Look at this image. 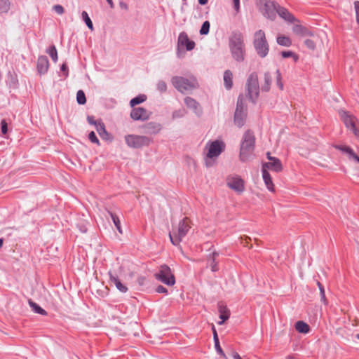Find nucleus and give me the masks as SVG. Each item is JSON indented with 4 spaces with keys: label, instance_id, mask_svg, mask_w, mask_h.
Returning <instances> with one entry per match:
<instances>
[{
    "label": "nucleus",
    "instance_id": "nucleus-1",
    "mask_svg": "<svg viewBox=\"0 0 359 359\" xmlns=\"http://www.w3.org/2000/svg\"><path fill=\"white\" fill-rule=\"evenodd\" d=\"M255 137L252 132L245 133L240 148V160L243 162L249 161L253 156Z\"/></svg>",
    "mask_w": 359,
    "mask_h": 359
},
{
    "label": "nucleus",
    "instance_id": "nucleus-2",
    "mask_svg": "<svg viewBox=\"0 0 359 359\" xmlns=\"http://www.w3.org/2000/svg\"><path fill=\"white\" fill-rule=\"evenodd\" d=\"M224 149L225 144L221 140H215L208 142L205 147V161L206 166H212L215 159L221 154Z\"/></svg>",
    "mask_w": 359,
    "mask_h": 359
},
{
    "label": "nucleus",
    "instance_id": "nucleus-3",
    "mask_svg": "<svg viewBox=\"0 0 359 359\" xmlns=\"http://www.w3.org/2000/svg\"><path fill=\"white\" fill-rule=\"evenodd\" d=\"M252 44L257 54L261 57H265L269 51V45L266 33L262 29H258L253 34Z\"/></svg>",
    "mask_w": 359,
    "mask_h": 359
},
{
    "label": "nucleus",
    "instance_id": "nucleus-4",
    "mask_svg": "<svg viewBox=\"0 0 359 359\" xmlns=\"http://www.w3.org/2000/svg\"><path fill=\"white\" fill-rule=\"evenodd\" d=\"M229 47L233 57L237 61H243L245 48L243 38L241 34H234L231 36L229 41Z\"/></svg>",
    "mask_w": 359,
    "mask_h": 359
},
{
    "label": "nucleus",
    "instance_id": "nucleus-5",
    "mask_svg": "<svg viewBox=\"0 0 359 359\" xmlns=\"http://www.w3.org/2000/svg\"><path fill=\"white\" fill-rule=\"evenodd\" d=\"M190 228V220L187 217L184 218L181 222H180L177 230H173L172 232L169 234L172 243L173 245H178L182 238L187 235Z\"/></svg>",
    "mask_w": 359,
    "mask_h": 359
},
{
    "label": "nucleus",
    "instance_id": "nucleus-6",
    "mask_svg": "<svg viewBox=\"0 0 359 359\" xmlns=\"http://www.w3.org/2000/svg\"><path fill=\"white\" fill-rule=\"evenodd\" d=\"M171 81L174 87L181 93L192 90L198 86L194 78L187 79L182 76H174Z\"/></svg>",
    "mask_w": 359,
    "mask_h": 359
},
{
    "label": "nucleus",
    "instance_id": "nucleus-7",
    "mask_svg": "<svg viewBox=\"0 0 359 359\" xmlns=\"http://www.w3.org/2000/svg\"><path fill=\"white\" fill-rule=\"evenodd\" d=\"M246 88L250 100L255 102L259 94L258 76L256 74L252 73L249 76L246 83Z\"/></svg>",
    "mask_w": 359,
    "mask_h": 359
},
{
    "label": "nucleus",
    "instance_id": "nucleus-8",
    "mask_svg": "<svg viewBox=\"0 0 359 359\" xmlns=\"http://www.w3.org/2000/svg\"><path fill=\"white\" fill-rule=\"evenodd\" d=\"M339 115L346 127L350 130L355 137H359V123L357 118L346 111H339Z\"/></svg>",
    "mask_w": 359,
    "mask_h": 359
},
{
    "label": "nucleus",
    "instance_id": "nucleus-9",
    "mask_svg": "<svg viewBox=\"0 0 359 359\" xmlns=\"http://www.w3.org/2000/svg\"><path fill=\"white\" fill-rule=\"evenodd\" d=\"M155 277L158 280L168 286H172L175 283V276L170 268L166 265L160 266L158 272L155 274Z\"/></svg>",
    "mask_w": 359,
    "mask_h": 359
},
{
    "label": "nucleus",
    "instance_id": "nucleus-10",
    "mask_svg": "<svg viewBox=\"0 0 359 359\" xmlns=\"http://www.w3.org/2000/svg\"><path fill=\"white\" fill-rule=\"evenodd\" d=\"M125 141L127 145L131 148H140L149 145L151 142V140L148 137L137 135H127L125 136Z\"/></svg>",
    "mask_w": 359,
    "mask_h": 359
},
{
    "label": "nucleus",
    "instance_id": "nucleus-11",
    "mask_svg": "<svg viewBox=\"0 0 359 359\" xmlns=\"http://www.w3.org/2000/svg\"><path fill=\"white\" fill-rule=\"evenodd\" d=\"M246 117V107L245 106L244 99L240 96L238 99L237 106L234 114V123L241 128L244 125Z\"/></svg>",
    "mask_w": 359,
    "mask_h": 359
},
{
    "label": "nucleus",
    "instance_id": "nucleus-12",
    "mask_svg": "<svg viewBox=\"0 0 359 359\" xmlns=\"http://www.w3.org/2000/svg\"><path fill=\"white\" fill-rule=\"evenodd\" d=\"M226 182L230 189L238 194L243 193L245 191V181L238 175H232L228 176Z\"/></svg>",
    "mask_w": 359,
    "mask_h": 359
},
{
    "label": "nucleus",
    "instance_id": "nucleus-13",
    "mask_svg": "<svg viewBox=\"0 0 359 359\" xmlns=\"http://www.w3.org/2000/svg\"><path fill=\"white\" fill-rule=\"evenodd\" d=\"M258 6L264 15L270 19H273L277 9L276 5L271 0H257Z\"/></svg>",
    "mask_w": 359,
    "mask_h": 359
},
{
    "label": "nucleus",
    "instance_id": "nucleus-14",
    "mask_svg": "<svg viewBox=\"0 0 359 359\" xmlns=\"http://www.w3.org/2000/svg\"><path fill=\"white\" fill-rule=\"evenodd\" d=\"M151 113L143 107L133 108L130 112V117L135 121H146L149 118Z\"/></svg>",
    "mask_w": 359,
    "mask_h": 359
},
{
    "label": "nucleus",
    "instance_id": "nucleus-15",
    "mask_svg": "<svg viewBox=\"0 0 359 359\" xmlns=\"http://www.w3.org/2000/svg\"><path fill=\"white\" fill-rule=\"evenodd\" d=\"M271 170L272 171L279 172L283 170V165L280 161L277 158H270V161L265 163L262 165V170Z\"/></svg>",
    "mask_w": 359,
    "mask_h": 359
},
{
    "label": "nucleus",
    "instance_id": "nucleus-16",
    "mask_svg": "<svg viewBox=\"0 0 359 359\" xmlns=\"http://www.w3.org/2000/svg\"><path fill=\"white\" fill-rule=\"evenodd\" d=\"M178 42L181 45L185 46L187 50H191L194 49L195 46V43L192 41H190L187 34L184 32H182L180 34Z\"/></svg>",
    "mask_w": 359,
    "mask_h": 359
},
{
    "label": "nucleus",
    "instance_id": "nucleus-17",
    "mask_svg": "<svg viewBox=\"0 0 359 359\" xmlns=\"http://www.w3.org/2000/svg\"><path fill=\"white\" fill-rule=\"evenodd\" d=\"M143 128L145 129L146 133L149 135H156L161 130V126L158 123L149 122L144 125Z\"/></svg>",
    "mask_w": 359,
    "mask_h": 359
},
{
    "label": "nucleus",
    "instance_id": "nucleus-18",
    "mask_svg": "<svg viewBox=\"0 0 359 359\" xmlns=\"http://www.w3.org/2000/svg\"><path fill=\"white\" fill-rule=\"evenodd\" d=\"M95 128L101 138L105 140H111V135L106 130L104 124L102 121L97 122V123H96Z\"/></svg>",
    "mask_w": 359,
    "mask_h": 359
},
{
    "label": "nucleus",
    "instance_id": "nucleus-19",
    "mask_svg": "<svg viewBox=\"0 0 359 359\" xmlns=\"http://www.w3.org/2000/svg\"><path fill=\"white\" fill-rule=\"evenodd\" d=\"M49 67V62L46 56H41L38 59L37 68L41 74L46 73Z\"/></svg>",
    "mask_w": 359,
    "mask_h": 359
},
{
    "label": "nucleus",
    "instance_id": "nucleus-20",
    "mask_svg": "<svg viewBox=\"0 0 359 359\" xmlns=\"http://www.w3.org/2000/svg\"><path fill=\"white\" fill-rule=\"evenodd\" d=\"M262 177L264 180V182L265 183V185L267 188V189L269 191L274 192L275 191V187L274 184L272 181V178L268 170H262Z\"/></svg>",
    "mask_w": 359,
    "mask_h": 359
},
{
    "label": "nucleus",
    "instance_id": "nucleus-21",
    "mask_svg": "<svg viewBox=\"0 0 359 359\" xmlns=\"http://www.w3.org/2000/svg\"><path fill=\"white\" fill-rule=\"evenodd\" d=\"M219 318L222 320L218 322L219 325H222L226 320L230 317V311L229 309L224 305L219 306Z\"/></svg>",
    "mask_w": 359,
    "mask_h": 359
},
{
    "label": "nucleus",
    "instance_id": "nucleus-22",
    "mask_svg": "<svg viewBox=\"0 0 359 359\" xmlns=\"http://www.w3.org/2000/svg\"><path fill=\"white\" fill-rule=\"evenodd\" d=\"M292 32L300 36H312V34L306 27L300 25H295L292 27Z\"/></svg>",
    "mask_w": 359,
    "mask_h": 359
},
{
    "label": "nucleus",
    "instance_id": "nucleus-23",
    "mask_svg": "<svg viewBox=\"0 0 359 359\" xmlns=\"http://www.w3.org/2000/svg\"><path fill=\"white\" fill-rule=\"evenodd\" d=\"M109 275L110 280L112 283H114L116 287L121 292H126L128 290V287L121 282L118 278L113 276L111 273Z\"/></svg>",
    "mask_w": 359,
    "mask_h": 359
},
{
    "label": "nucleus",
    "instance_id": "nucleus-24",
    "mask_svg": "<svg viewBox=\"0 0 359 359\" xmlns=\"http://www.w3.org/2000/svg\"><path fill=\"white\" fill-rule=\"evenodd\" d=\"M184 103L188 108L193 109L195 112H198L200 109L199 104L190 97H187L184 99Z\"/></svg>",
    "mask_w": 359,
    "mask_h": 359
},
{
    "label": "nucleus",
    "instance_id": "nucleus-25",
    "mask_svg": "<svg viewBox=\"0 0 359 359\" xmlns=\"http://www.w3.org/2000/svg\"><path fill=\"white\" fill-rule=\"evenodd\" d=\"M223 79L225 88L228 90L231 89L233 86V74L230 70L224 72Z\"/></svg>",
    "mask_w": 359,
    "mask_h": 359
},
{
    "label": "nucleus",
    "instance_id": "nucleus-26",
    "mask_svg": "<svg viewBox=\"0 0 359 359\" xmlns=\"http://www.w3.org/2000/svg\"><path fill=\"white\" fill-rule=\"evenodd\" d=\"M276 13H278L281 18L289 22H292L294 20V16L284 8H277Z\"/></svg>",
    "mask_w": 359,
    "mask_h": 359
},
{
    "label": "nucleus",
    "instance_id": "nucleus-27",
    "mask_svg": "<svg viewBox=\"0 0 359 359\" xmlns=\"http://www.w3.org/2000/svg\"><path fill=\"white\" fill-rule=\"evenodd\" d=\"M277 43L280 46L289 47L292 45V40L285 35H278L276 38Z\"/></svg>",
    "mask_w": 359,
    "mask_h": 359
},
{
    "label": "nucleus",
    "instance_id": "nucleus-28",
    "mask_svg": "<svg viewBox=\"0 0 359 359\" xmlns=\"http://www.w3.org/2000/svg\"><path fill=\"white\" fill-rule=\"evenodd\" d=\"M295 329L300 333L306 334L309 332L310 327L308 324L303 321H298L295 324Z\"/></svg>",
    "mask_w": 359,
    "mask_h": 359
},
{
    "label": "nucleus",
    "instance_id": "nucleus-29",
    "mask_svg": "<svg viewBox=\"0 0 359 359\" xmlns=\"http://www.w3.org/2000/svg\"><path fill=\"white\" fill-rule=\"evenodd\" d=\"M212 331H213V337H214V341H215V348L217 350V351L220 353L223 357L226 358V355L224 354V353L223 352L220 345H219V338H218V336H217V331L215 328V327L213 326L212 327Z\"/></svg>",
    "mask_w": 359,
    "mask_h": 359
},
{
    "label": "nucleus",
    "instance_id": "nucleus-30",
    "mask_svg": "<svg viewBox=\"0 0 359 359\" xmlns=\"http://www.w3.org/2000/svg\"><path fill=\"white\" fill-rule=\"evenodd\" d=\"M271 81V76L269 73H266L264 75V83L262 86V90L266 92L269 91L270 90Z\"/></svg>",
    "mask_w": 359,
    "mask_h": 359
},
{
    "label": "nucleus",
    "instance_id": "nucleus-31",
    "mask_svg": "<svg viewBox=\"0 0 359 359\" xmlns=\"http://www.w3.org/2000/svg\"><path fill=\"white\" fill-rule=\"evenodd\" d=\"M29 306H31V308L32 309V310L36 313H39V314H41L42 316H46L47 314L46 311L43 309L42 308H41L37 304H36L35 302L29 300Z\"/></svg>",
    "mask_w": 359,
    "mask_h": 359
},
{
    "label": "nucleus",
    "instance_id": "nucleus-32",
    "mask_svg": "<svg viewBox=\"0 0 359 359\" xmlns=\"http://www.w3.org/2000/svg\"><path fill=\"white\" fill-rule=\"evenodd\" d=\"M109 214L115 226L116 227L117 230L118 231V232L120 233H122L123 231H122V229L121 226V222H120L118 217L116 214H114L111 212H109Z\"/></svg>",
    "mask_w": 359,
    "mask_h": 359
},
{
    "label": "nucleus",
    "instance_id": "nucleus-33",
    "mask_svg": "<svg viewBox=\"0 0 359 359\" xmlns=\"http://www.w3.org/2000/svg\"><path fill=\"white\" fill-rule=\"evenodd\" d=\"M146 99H147L146 95H140L137 97L133 98L130 102V104L132 107H133L137 104L144 102L146 100Z\"/></svg>",
    "mask_w": 359,
    "mask_h": 359
},
{
    "label": "nucleus",
    "instance_id": "nucleus-34",
    "mask_svg": "<svg viewBox=\"0 0 359 359\" xmlns=\"http://www.w3.org/2000/svg\"><path fill=\"white\" fill-rule=\"evenodd\" d=\"M283 58L292 57L294 62L299 60V56L291 50L282 51L280 53Z\"/></svg>",
    "mask_w": 359,
    "mask_h": 359
},
{
    "label": "nucleus",
    "instance_id": "nucleus-35",
    "mask_svg": "<svg viewBox=\"0 0 359 359\" xmlns=\"http://www.w3.org/2000/svg\"><path fill=\"white\" fill-rule=\"evenodd\" d=\"M76 101L79 104H84L86 102V95L82 90H79L77 92Z\"/></svg>",
    "mask_w": 359,
    "mask_h": 359
},
{
    "label": "nucleus",
    "instance_id": "nucleus-36",
    "mask_svg": "<svg viewBox=\"0 0 359 359\" xmlns=\"http://www.w3.org/2000/svg\"><path fill=\"white\" fill-rule=\"evenodd\" d=\"M81 16H82L83 20L86 22V25L88 26V27L90 29L93 30V22H92L90 18H89L87 12L83 11L81 13Z\"/></svg>",
    "mask_w": 359,
    "mask_h": 359
},
{
    "label": "nucleus",
    "instance_id": "nucleus-37",
    "mask_svg": "<svg viewBox=\"0 0 359 359\" xmlns=\"http://www.w3.org/2000/svg\"><path fill=\"white\" fill-rule=\"evenodd\" d=\"M47 53L50 56L53 62H56L57 60V52L55 46H52L47 50Z\"/></svg>",
    "mask_w": 359,
    "mask_h": 359
},
{
    "label": "nucleus",
    "instance_id": "nucleus-38",
    "mask_svg": "<svg viewBox=\"0 0 359 359\" xmlns=\"http://www.w3.org/2000/svg\"><path fill=\"white\" fill-rule=\"evenodd\" d=\"M10 8V3L8 0L0 1V13H6Z\"/></svg>",
    "mask_w": 359,
    "mask_h": 359
},
{
    "label": "nucleus",
    "instance_id": "nucleus-39",
    "mask_svg": "<svg viewBox=\"0 0 359 359\" xmlns=\"http://www.w3.org/2000/svg\"><path fill=\"white\" fill-rule=\"evenodd\" d=\"M317 285H318V287L319 288V290H320V292L321 301L324 304H327V299H326V297H325V290H324V287H323V285L319 281H317Z\"/></svg>",
    "mask_w": 359,
    "mask_h": 359
},
{
    "label": "nucleus",
    "instance_id": "nucleus-40",
    "mask_svg": "<svg viewBox=\"0 0 359 359\" xmlns=\"http://www.w3.org/2000/svg\"><path fill=\"white\" fill-rule=\"evenodd\" d=\"M210 29V22L208 21H205L200 30L201 34H207L209 32Z\"/></svg>",
    "mask_w": 359,
    "mask_h": 359
},
{
    "label": "nucleus",
    "instance_id": "nucleus-41",
    "mask_svg": "<svg viewBox=\"0 0 359 359\" xmlns=\"http://www.w3.org/2000/svg\"><path fill=\"white\" fill-rule=\"evenodd\" d=\"M334 147L346 155L351 149L350 147L346 145H334Z\"/></svg>",
    "mask_w": 359,
    "mask_h": 359
},
{
    "label": "nucleus",
    "instance_id": "nucleus-42",
    "mask_svg": "<svg viewBox=\"0 0 359 359\" xmlns=\"http://www.w3.org/2000/svg\"><path fill=\"white\" fill-rule=\"evenodd\" d=\"M275 76L276 78V84L279 87L280 90L283 89V84L281 81V74L278 70H276L275 72Z\"/></svg>",
    "mask_w": 359,
    "mask_h": 359
},
{
    "label": "nucleus",
    "instance_id": "nucleus-43",
    "mask_svg": "<svg viewBox=\"0 0 359 359\" xmlns=\"http://www.w3.org/2000/svg\"><path fill=\"white\" fill-rule=\"evenodd\" d=\"M349 160H353L359 164V156L354 152L353 149L347 154Z\"/></svg>",
    "mask_w": 359,
    "mask_h": 359
},
{
    "label": "nucleus",
    "instance_id": "nucleus-44",
    "mask_svg": "<svg viewBox=\"0 0 359 359\" xmlns=\"http://www.w3.org/2000/svg\"><path fill=\"white\" fill-rule=\"evenodd\" d=\"M217 255H218V254L217 252H213V254H212V262L210 264L211 270L212 271H217L219 269L217 264L215 261V258Z\"/></svg>",
    "mask_w": 359,
    "mask_h": 359
},
{
    "label": "nucleus",
    "instance_id": "nucleus-45",
    "mask_svg": "<svg viewBox=\"0 0 359 359\" xmlns=\"http://www.w3.org/2000/svg\"><path fill=\"white\" fill-rule=\"evenodd\" d=\"M304 44L306 45V46L308 48H309L311 50H314L315 49L316 43L312 39H306L305 41H304Z\"/></svg>",
    "mask_w": 359,
    "mask_h": 359
},
{
    "label": "nucleus",
    "instance_id": "nucleus-46",
    "mask_svg": "<svg viewBox=\"0 0 359 359\" xmlns=\"http://www.w3.org/2000/svg\"><path fill=\"white\" fill-rule=\"evenodd\" d=\"M88 138L90 140V142H92L93 143L97 144V145L100 144V141L97 139V137H96L95 133L93 131H92L89 133Z\"/></svg>",
    "mask_w": 359,
    "mask_h": 359
},
{
    "label": "nucleus",
    "instance_id": "nucleus-47",
    "mask_svg": "<svg viewBox=\"0 0 359 359\" xmlns=\"http://www.w3.org/2000/svg\"><path fill=\"white\" fill-rule=\"evenodd\" d=\"M354 8L355 12L356 21L358 24H359V1H355L354 2Z\"/></svg>",
    "mask_w": 359,
    "mask_h": 359
},
{
    "label": "nucleus",
    "instance_id": "nucleus-48",
    "mask_svg": "<svg viewBox=\"0 0 359 359\" xmlns=\"http://www.w3.org/2000/svg\"><path fill=\"white\" fill-rule=\"evenodd\" d=\"M157 88L161 92H165L167 89V85L165 82L161 81L158 83Z\"/></svg>",
    "mask_w": 359,
    "mask_h": 359
},
{
    "label": "nucleus",
    "instance_id": "nucleus-49",
    "mask_svg": "<svg viewBox=\"0 0 359 359\" xmlns=\"http://www.w3.org/2000/svg\"><path fill=\"white\" fill-rule=\"evenodd\" d=\"M53 9L58 14L60 15H62L64 13V8L62 6L60 5H55L53 7Z\"/></svg>",
    "mask_w": 359,
    "mask_h": 359
},
{
    "label": "nucleus",
    "instance_id": "nucleus-50",
    "mask_svg": "<svg viewBox=\"0 0 359 359\" xmlns=\"http://www.w3.org/2000/svg\"><path fill=\"white\" fill-rule=\"evenodd\" d=\"M1 132L3 134H6L8 131V125L5 120H2L1 122Z\"/></svg>",
    "mask_w": 359,
    "mask_h": 359
},
{
    "label": "nucleus",
    "instance_id": "nucleus-51",
    "mask_svg": "<svg viewBox=\"0 0 359 359\" xmlns=\"http://www.w3.org/2000/svg\"><path fill=\"white\" fill-rule=\"evenodd\" d=\"M156 291L158 293H167L168 292L167 289L162 285H158L156 287Z\"/></svg>",
    "mask_w": 359,
    "mask_h": 359
},
{
    "label": "nucleus",
    "instance_id": "nucleus-52",
    "mask_svg": "<svg viewBox=\"0 0 359 359\" xmlns=\"http://www.w3.org/2000/svg\"><path fill=\"white\" fill-rule=\"evenodd\" d=\"M88 122L91 125L96 126V123H97L98 121H95L94 118L93 116H88L87 118Z\"/></svg>",
    "mask_w": 359,
    "mask_h": 359
},
{
    "label": "nucleus",
    "instance_id": "nucleus-53",
    "mask_svg": "<svg viewBox=\"0 0 359 359\" xmlns=\"http://www.w3.org/2000/svg\"><path fill=\"white\" fill-rule=\"evenodd\" d=\"M234 8L236 11V12L239 11L240 5H239V0H233Z\"/></svg>",
    "mask_w": 359,
    "mask_h": 359
},
{
    "label": "nucleus",
    "instance_id": "nucleus-54",
    "mask_svg": "<svg viewBox=\"0 0 359 359\" xmlns=\"http://www.w3.org/2000/svg\"><path fill=\"white\" fill-rule=\"evenodd\" d=\"M240 239L241 240V243L243 244V245H247L249 242V241H250V238H248V237H241Z\"/></svg>",
    "mask_w": 359,
    "mask_h": 359
},
{
    "label": "nucleus",
    "instance_id": "nucleus-55",
    "mask_svg": "<svg viewBox=\"0 0 359 359\" xmlns=\"http://www.w3.org/2000/svg\"><path fill=\"white\" fill-rule=\"evenodd\" d=\"M232 357H233V359H242L241 358V356L239 355V354L238 353H236V352H233L232 353Z\"/></svg>",
    "mask_w": 359,
    "mask_h": 359
},
{
    "label": "nucleus",
    "instance_id": "nucleus-56",
    "mask_svg": "<svg viewBox=\"0 0 359 359\" xmlns=\"http://www.w3.org/2000/svg\"><path fill=\"white\" fill-rule=\"evenodd\" d=\"M208 2V0H198V3L201 5H205Z\"/></svg>",
    "mask_w": 359,
    "mask_h": 359
},
{
    "label": "nucleus",
    "instance_id": "nucleus-57",
    "mask_svg": "<svg viewBox=\"0 0 359 359\" xmlns=\"http://www.w3.org/2000/svg\"><path fill=\"white\" fill-rule=\"evenodd\" d=\"M107 1L108 2V4H109L111 8L114 7V3H113L112 0H107Z\"/></svg>",
    "mask_w": 359,
    "mask_h": 359
},
{
    "label": "nucleus",
    "instance_id": "nucleus-58",
    "mask_svg": "<svg viewBox=\"0 0 359 359\" xmlns=\"http://www.w3.org/2000/svg\"><path fill=\"white\" fill-rule=\"evenodd\" d=\"M66 69H67V66H66V65H65V64H63V65H62V67H61L62 71H65V70H66Z\"/></svg>",
    "mask_w": 359,
    "mask_h": 359
},
{
    "label": "nucleus",
    "instance_id": "nucleus-59",
    "mask_svg": "<svg viewBox=\"0 0 359 359\" xmlns=\"http://www.w3.org/2000/svg\"><path fill=\"white\" fill-rule=\"evenodd\" d=\"M266 156H267V158H268L269 161H270V158H273V156H271V154H270V153H269V152H268V153L266 154Z\"/></svg>",
    "mask_w": 359,
    "mask_h": 359
},
{
    "label": "nucleus",
    "instance_id": "nucleus-60",
    "mask_svg": "<svg viewBox=\"0 0 359 359\" xmlns=\"http://www.w3.org/2000/svg\"><path fill=\"white\" fill-rule=\"evenodd\" d=\"M3 243H4L3 238H0V248L2 247Z\"/></svg>",
    "mask_w": 359,
    "mask_h": 359
},
{
    "label": "nucleus",
    "instance_id": "nucleus-61",
    "mask_svg": "<svg viewBox=\"0 0 359 359\" xmlns=\"http://www.w3.org/2000/svg\"><path fill=\"white\" fill-rule=\"evenodd\" d=\"M143 280H144L143 278H140V281L141 280V283L143 282Z\"/></svg>",
    "mask_w": 359,
    "mask_h": 359
},
{
    "label": "nucleus",
    "instance_id": "nucleus-62",
    "mask_svg": "<svg viewBox=\"0 0 359 359\" xmlns=\"http://www.w3.org/2000/svg\"><path fill=\"white\" fill-rule=\"evenodd\" d=\"M356 338L359 339V334H356Z\"/></svg>",
    "mask_w": 359,
    "mask_h": 359
}]
</instances>
